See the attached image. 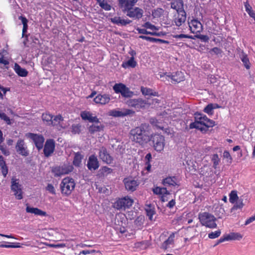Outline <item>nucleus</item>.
I'll list each match as a JSON object with an SVG mask.
<instances>
[{"label": "nucleus", "mask_w": 255, "mask_h": 255, "mask_svg": "<svg viewBox=\"0 0 255 255\" xmlns=\"http://www.w3.org/2000/svg\"><path fill=\"white\" fill-rule=\"evenodd\" d=\"M99 158L105 163L110 164L113 162V157L108 153L107 149L102 147L99 149Z\"/></svg>", "instance_id": "15"}, {"label": "nucleus", "mask_w": 255, "mask_h": 255, "mask_svg": "<svg viewBox=\"0 0 255 255\" xmlns=\"http://www.w3.org/2000/svg\"><path fill=\"white\" fill-rule=\"evenodd\" d=\"M133 203V200L128 196L119 199L113 205L114 208L118 210H125L131 207Z\"/></svg>", "instance_id": "6"}, {"label": "nucleus", "mask_w": 255, "mask_h": 255, "mask_svg": "<svg viewBox=\"0 0 255 255\" xmlns=\"http://www.w3.org/2000/svg\"><path fill=\"white\" fill-rule=\"evenodd\" d=\"M50 247L55 248H60L65 247L66 244H50L49 245Z\"/></svg>", "instance_id": "63"}, {"label": "nucleus", "mask_w": 255, "mask_h": 255, "mask_svg": "<svg viewBox=\"0 0 255 255\" xmlns=\"http://www.w3.org/2000/svg\"><path fill=\"white\" fill-rule=\"evenodd\" d=\"M163 13H164V10L162 8H158L155 9L152 12V15L154 17H159L162 15H163Z\"/></svg>", "instance_id": "47"}, {"label": "nucleus", "mask_w": 255, "mask_h": 255, "mask_svg": "<svg viewBox=\"0 0 255 255\" xmlns=\"http://www.w3.org/2000/svg\"><path fill=\"white\" fill-rule=\"evenodd\" d=\"M140 91L142 94L145 96H158V94L157 92L154 91L152 89L150 88L141 87L140 88Z\"/></svg>", "instance_id": "29"}, {"label": "nucleus", "mask_w": 255, "mask_h": 255, "mask_svg": "<svg viewBox=\"0 0 255 255\" xmlns=\"http://www.w3.org/2000/svg\"><path fill=\"white\" fill-rule=\"evenodd\" d=\"M195 37L200 39L204 42H208L209 39V37L205 35L197 34Z\"/></svg>", "instance_id": "58"}, {"label": "nucleus", "mask_w": 255, "mask_h": 255, "mask_svg": "<svg viewBox=\"0 0 255 255\" xmlns=\"http://www.w3.org/2000/svg\"><path fill=\"white\" fill-rule=\"evenodd\" d=\"M11 190L14 192V195L17 199H22L21 185L19 183V180L15 177H12L11 179Z\"/></svg>", "instance_id": "7"}, {"label": "nucleus", "mask_w": 255, "mask_h": 255, "mask_svg": "<svg viewBox=\"0 0 255 255\" xmlns=\"http://www.w3.org/2000/svg\"><path fill=\"white\" fill-rule=\"evenodd\" d=\"M153 192L156 194H166L167 190L166 188L156 187L153 189Z\"/></svg>", "instance_id": "45"}, {"label": "nucleus", "mask_w": 255, "mask_h": 255, "mask_svg": "<svg viewBox=\"0 0 255 255\" xmlns=\"http://www.w3.org/2000/svg\"><path fill=\"white\" fill-rule=\"evenodd\" d=\"M244 5L246 11L249 14V15L255 20V12L252 9V6L249 4L248 1L244 2Z\"/></svg>", "instance_id": "35"}, {"label": "nucleus", "mask_w": 255, "mask_h": 255, "mask_svg": "<svg viewBox=\"0 0 255 255\" xmlns=\"http://www.w3.org/2000/svg\"><path fill=\"white\" fill-rule=\"evenodd\" d=\"M239 199L237 195V192L235 190H233L229 194V201L231 203H235Z\"/></svg>", "instance_id": "41"}, {"label": "nucleus", "mask_w": 255, "mask_h": 255, "mask_svg": "<svg viewBox=\"0 0 255 255\" xmlns=\"http://www.w3.org/2000/svg\"><path fill=\"white\" fill-rule=\"evenodd\" d=\"M186 19V13L185 11L181 12H177V15H175L174 22L175 25L177 26H181L183 23L185 22Z\"/></svg>", "instance_id": "23"}, {"label": "nucleus", "mask_w": 255, "mask_h": 255, "mask_svg": "<svg viewBox=\"0 0 255 255\" xmlns=\"http://www.w3.org/2000/svg\"><path fill=\"white\" fill-rule=\"evenodd\" d=\"M195 121L190 125V128H196L202 131H206L209 128L215 126V122L209 119L203 114L196 113L194 114Z\"/></svg>", "instance_id": "2"}, {"label": "nucleus", "mask_w": 255, "mask_h": 255, "mask_svg": "<svg viewBox=\"0 0 255 255\" xmlns=\"http://www.w3.org/2000/svg\"><path fill=\"white\" fill-rule=\"evenodd\" d=\"M26 212L28 213L33 214L36 216H40L42 217L47 216V214L46 212L43 211L37 208L27 206L26 208Z\"/></svg>", "instance_id": "25"}, {"label": "nucleus", "mask_w": 255, "mask_h": 255, "mask_svg": "<svg viewBox=\"0 0 255 255\" xmlns=\"http://www.w3.org/2000/svg\"><path fill=\"white\" fill-rule=\"evenodd\" d=\"M137 65L134 57H131L128 61L123 63L122 66L125 68L127 67L134 68Z\"/></svg>", "instance_id": "34"}, {"label": "nucleus", "mask_w": 255, "mask_h": 255, "mask_svg": "<svg viewBox=\"0 0 255 255\" xmlns=\"http://www.w3.org/2000/svg\"><path fill=\"white\" fill-rule=\"evenodd\" d=\"M81 117L84 120L88 121L91 123H99V119L93 114L88 111H83L81 113Z\"/></svg>", "instance_id": "20"}, {"label": "nucleus", "mask_w": 255, "mask_h": 255, "mask_svg": "<svg viewBox=\"0 0 255 255\" xmlns=\"http://www.w3.org/2000/svg\"><path fill=\"white\" fill-rule=\"evenodd\" d=\"M174 238L175 234L172 233L168 239L163 243L161 248L164 250H166L167 249L170 248L171 246L173 245Z\"/></svg>", "instance_id": "27"}, {"label": "nucleus", "mask_w": 255, "mask_h": 255, "mask_svg": "<svg viewBox=\"0 0 255 255\" xmlns=\"http://www.w3.org/2000/svg\"><path fill=\"white\" fill-rule=\"evenodd\" d=\"M26 136L32 140L38 150L43 148L44 138L42 135L33 133H28L26 134Z\"/></svg>", "instance_id": "9"}, {"label": "nucleus", "mask_w": 255, "mask_h": 255, "mask_svg": "<svg viewBox=\"0 0 255 255\" xmlns=\"http://www.w3.org/2000/svg\"><path fill=\"white\" fill-rule=\"evenodd\" d=\"M241 59L242 61L243 62L246 68L249 69L250 68V66L249 60L247 57V55L245 54L244 53H243L241 55Z\"/></svg>", "instance_id": "44"}, {"label": "nucleus", "mask_w": 255, "mask_h": 255, "mask_svg": "<svg viewBox=\"0 0 255 255\" xmlns=\"http://www.w3.org/2000/svg\"><path fill=\"white\" fill-rule=\"evenodd\" d=\"M19 19L21 20V22L23 24L22 29V36H24V33L27 31L28 25H27V19L22 16H20Z\"/></svg>", "instance_id": "40"}, {"label": "nucleus", "mask_w": 255, "mask_h": 255, "mask_svg": "<svg viewBox=\"0 0 255 255\" xmlns=\"http://www.w3.org/2000/svg\"><path fill=\"white\" fill-rule=\"evenodd\" d=\"M110 96L107 94H98L94 99V101L96 104L105 105L109 103Z\"/></svg>", "instance_id": "21"}, {"label": "nucleus", "mask_w": 255, "mask_h": 255, "mask_svg": "<svg viewBox=\"0 0 255 255\" xmlns=\"http://www.w3.org/2000/svg\"><path fill=\"white\" fill-rule=\"evenodd\" d=\"M103 127L102 125H92L89 128V131L91 133H94L97 131H100L103 130Z\"/></svg>", "instance_id": "38"}, {"label": "nucleus", "mask_w": 255, "mask_h": 255, "mask_svg": "<svg viewBox=\"0 0 255 255\" xmlns=\"http://www.w3.org/2000/svg\"><path fill=\"white\" fill-rule=\"evenodd\" d=\"M173 37L176 39H180L183 38H190V39H194L193 37L191 35H188L184 34H177L173 36Z\"/></svg>", "instance_id": "54"}, {"label": "nucleus", "mask_w": 255, "mask_h": 255, "mask_svg": "<svg viewBox=\"0 0 255 255\" xmlns=\"http://www.w3.org/2000/svg\"><path fill=\"white\" fill-rule=\"evenodd\" d=\"M46 190L52 194H55V189L54 187L51 184H48L46 187Z\"/></svg>", "instance_id": "59"}, {"label": "nucleus", "mask_w": 255, "mask_h": 255, "mask_svg": "<svg viewBox=\"0 0 255 255\" xmlns=\"http://www.w3.org/2000/svg\"><path fill=\"white\" fill-rule=\"evenodd\" d=\"M182 73L181 72H177L175 75H167L166 76L165 79L167 81H169L170 79L175 82L178 83L182 81L184 77L182 76Z\"/></svg>", "instance_id": "28"}, {"label": "nucleus", "mask_w": 255, "mask_h": 255, "mask_svg": "<svg viewBox=\"0 0 255 255\" xmlns=\"http://www.w3.org/2000/svg\"><path fill=\"white\" fill-rule=\"evenodd\" d=\"M171 7L176 10L177 12L185 11L182 0H173L171 2Z\"/></svg>", "instance_id": "24"}, {"label": "nucleus", "mask_w": 255, "mask_h": 255, "mask_svg": "<svg viewBox=\"0 0 255 255\" xmlns=\"http://www.w3.org/2000/svg\"><path fill=\"white\" fill-rule=\"evenodd\" d=\"M188 25L191 32L193 33H200L203 30L201 23L197 19H193L188 21Z\"/></svg>", "instance_id": "14"}, {"label": "nucleus", "mask_w": 255, "mask_h": 255, "mask_svg": "<svg viewBox=\"0 0 255 255\" xmlns=\"http://www.w3.org/2000/svg\"><path fill=\"white\" fill-rule=\"evenodd\" d=\"M236 202V203L234 206V209H240L243 207L244 204L243 203L242 200H240L238 201L237 200Z\"/></svg>", "instance_id": "60"}, {"label": "nucleus", "mask_w": 255, "mask_h": 255, "mask_svg": "<svg viewBox=\"0 0 255 255\" xmlns=\"http://www.w3.org/2000/svg\"><path fill=\"white\" fill-rule=\"evenodd\" d=\"M127 15L130 18L139 19L142 17L143 13V10L138 7H132L129 10L126 11Z\"/></svg>", "instance_id": "12"}, {"label": "nucleus", "mask_w": 255, "mask_h": 255, "mask_svg": "<svg viewBox=\"0 0 255 255\" xmlns=\"http://www.w3.org/2000/svg\"><path fill=\"white\" fill-rule=\"evenodd\" d=\"M52 118L53 116L48 113L43 114L42 116L43 121L47 125H51Z\"/></svg>", "instance_id": "36"}, {"label": "nucleus", "mask_w": 255, "mask_h": 255, "mask_svg": "<svg viewBox=\"0 0 255 255\" xmlns=\"http://www.w3.org/2000/svg\"><path fill=\"white\" fill-rule=\"evenodd\" d=\"M82 158L83 156L79 152L76 153L75 154V156L73 160V164L75 166H79V165L81 164Z\"/></svg>", "instance_id": "42"}, {"label": "nucleus", "mask_w": 255, "mask_h": 255, "mask_svg": "<svg viewBox=\"0 0 255 255\" xmlns=\"http://www.w3.org/2000/svg\"><path fill=\"white\" fill-rule=\"evenodd\" d=\"M134 112L128 109H114L109 112V115L114 117H123L128 115H132Z\"/></svg>", "instance_id": "10"}, {"label": "nucleus", "mask_w": 255, "mask_h": 255, "mask_svg": "<svg viewBox=\"0 0 255 255\" xmlns=\"http://www.w3.org/2000/svg\"><path fill=\"white\" fill-rule=\"evenodd\" d=\"M138 0H119V6L124 13L133 7Z\"/></svg>", "instance_id": "11"}, {"label": "nucleus", "mask_w": 255, "mask_h": 255, "mask_svg": "<svg viewBox=\"0 0 255 255\" xmlns=\"http://www.w3.org/2000/svg\"><path fill=\"white\" fill-rule=\"evenodd\" d=\"M216 212H219V214H218L219 218H221L222 215H224L225 213L224 209L221 206H219V207H217L216 209Z\"/></svg>", "instance_id": "61"}, {"label": "nucleus", "mask_w": 255, "mask_h": 255, "mask_svg": "<svg viewBox=\"0 0 255 255\" xmlns=\"http://www.w3.org/2000/svg\"><path fill=\"white\" fill-rule=\"evenodd\" d=\"M127 104L129 107L137 109L143 108L146 104V102L142 99H130L128 100Z\"/></svg>", "instance_id": "19"}, {"label": "nucleus", "mask_w": 255, "mask_h": 255, "mask_svg": "<svg viewBox=\"0 0 255 255\" xmlns=\"http://www.w3.org/2000/svg\"><path fill=\"white\" fill-rule=\"evenodd\" d=\"M16 150L19 154L24 156H27L29 154L24 141L22 139H19L17 141L16 145Z\"/></svg>", "instance_id": "18"}, {"label": "nucleus", "mask_w": 255, "mask_h": 255, "mask_svg": "<svg viewBox=\"0 0 255 255\" xmlns=\"http://www.w3.org/2000/svg\"><path fill=\"white\" fill-rule=\"evenodd\" d=\"M87 166L90 171L96 170L99 167V162L95 155H91L89 156Z\"/></svg>", "instance_id": "17"}, {"label": "nucleus", "mask_w": 255, "mask_h": 255, "mask_svg": "<svg viewBox=\"0 0 255 255\" xmlns=\"http://www.w3.org/2000/svg\"><path fill=\"white\" fill-rule=\"evenodd\" d=\"M255 221V215L254 216H253L251 217H250L249 219H248L245 222V225H248L253 221Z\"/></svg>", "instance_id": "64"}, {"label": "nucleus", "mask_w": 255, "mask_h": 255, "mask_svg": "<svg viewBox=\"0 0 255 255\" xmlns=\"http://www.w3.org/2000/svg\"><path fill=\"white\" fill-rule=\"evenodd\" d=\"M220 107L216 104H209L204 109V112L209 115H212L214 109L219 108Z\"/></svg>", "instance_id": "32"}, {"label": "nucleus", "mask_w": 255, "mask_h": 255, "mask_svg": "<svg viewBox=\"0 0 255 255\" xmlns=\"http://www.w3.org/2000/svg\"><path fill=\"white\" fill-rule=\"evenodd\" d=\"M74 180L67 177L63 179L60 184L61 193L65 196L70 195L75 187Z\"/></svg>", "instance_id": "4"}, {"label": "nucleus", "mask_w": 255, "mask_h": 255, "mask_svg": "<svg viewBox=\"0 0 255 255\" xmlns=\"http://www.w3.org/2000/svg\"><path fill=\"white\" fill-rule=\"evenodd\" d=\"M124 183L126 189L128 191L131 192L135 191L139 185V183L137 180H134L132 178H126L124 179Z\"/></svg>", "instance_id": "16"}, {"label": "nucleus", "mask_w": 255, "mask_h": 255, "mask_svg": "<svg viewBox=\"0 0 255 255\" xmlns=\"http://www.w3.org/2000/svg\"><path fill=\"white\" fill-rule=\"evenodd\" d=\"M14 70L15 72L21 77H25L28 74V72L25 69L22 68L16 63L14 65Z\"/></svg>", "instance_id": "31"}, {"label": "nucleus", "mask_w": 255, "mask_h": 255, "mask_svg": "<svg viewBox=\"0 0 255 255\" xmlns=\"http://www.w3.org/2000/svg\"><path fill=\"white\" fill-rule=\"evenodd\" d=\"M122 96L125 98H130L133 95V92L130 91L129 89L125 86L122 93H121Z\"/></svg>", "instance_id": "43"}, {"label": "nucleus", "mask_w": 255, "mask_h": 255, "mask_svg": "<svg viewBox=\"0 0 255 255\" xmlns=\"http://www.w3.org/2000/svg\"><path fill=\"white\" fill-rule=\"evenodd\" d=\"M0 118L3 120L7 124L10 125L11 121L10 119L3 113H0Z\"/></svg>", "instance_id": "52"}, {"label": "nucleus", "mask_w": 255, "mask_h": 255, "mask_svg": "<svg viewBox=\"0 0 255 255\" xmlns=\"http://www.w3.org/2000/svg\"><path fill=\"white\" fill-rule=\"evenodd\" d=\"M209 52L211 54L219 55L222 53V51L221 49L218 47H214L210 50Z\"/></svg>", "instance_id": "53"}, {"label": "nucleus", "mask_w": 255, "mask_h": 255, "mask_svg": "<svg viewBox=\"0 0 255 255\" xmlns=\"http://www.w3.org/2000/svg\"><path fill=\"white\" fill-rule=\"evenodd\" d=\"M52 123L51 125L57 126L62 128H65L67 127V125L64 123L63 118L60 115L55 116L52 118Z\"/></svg>", "instance_id": "22"}, {"label": "nucleus", "mask_w": 255, "mask_h": 255, "mask_svg": "<svg viewBox=\"0 0 255 255\" xmlns=\"http://www.w3.org/2000/svg\"><path fill=\"white\" fill-rule=\"evenodd\" d=\"M131 21L128 19H122L121 17L119 19V25H126L129 24Z\"/></svg>", "instance_id": "56"}, {"label": "nucleus", "mask_w": 255, "mask_h": 255, "mask_svg": "<svg viewBox=\"0 0 255 255\" xmlns=\"http://www.w3.org/2000/svg\"><path fill=\"white\" fill-rule=\"evenodd\" d=\"M99 5L106 10H110L111 9V6L105 0Z\"/></svg>", "instance_id": "51"}, {"label": "nucleus", "mask_w": 255, "mask_h": 255, "mask_svg": "<svg viewBox=\"0 0 255 255\" xmlns=\"http://www.w3.org/2000/svg\"><path fill=\"white\" fill-rule=\"evenodd\" d=\"M150 135L149 125L143 124L132 129L129 137L132 141L143 145L149 141Z\"/></svg>", "instance_id": "1"}, {"label": "nucleus", "mask_w": 255, "mask_h": 255, "mask_svg": "<svg viewBox=\"0 0 255 255\" xmlns=\"http://www.w3.org/2000/svg\"><path fill=\"white\" fill-rule=\"evenodd\" d=\"M200 222L203 226L209 228H216L217 224L215 223V217L207 212H204L199 214Z\"/></svg>", "instance_id": "5"}, {"label": "nucleus", "mask_w": 255, "mask_h": 255, "mask_svg": "<svg viewBox=\"0 0 255 255\" xmlns=\"http://www.w3.org/2000/svg\"><path fill=\"white\" fill-rule=\"evenodd\" d=\"M73 167L72 165H63L56 166L52 169V172L56 177H59L63 175L67 174L73 171Z\"/></svg>", "instance_id": "8"}, {"label": "nucleus", "mask_w": 255, "mask_h": 255, "mask_svg": "<svg viewBox=\"0 0 255 255\" xmlns=\"http://www.w3.org/2000/svg\"><path fill=\"white\" fill-rule=\"evenodd\" d=\"M164 186H175L177 185V180L175 177H169L163 180Z\"/></svg>", "instance_id": "30"}, {"label": "nucleus", "mask_w": 255, "mask_h": 255, "mask_svg": "<svg viewBox=\"0 0 255 255\" xmlns=\"http://www.w3.org/2000/svg\"><path fill=\"white\" fill-rule=\"evenodd\" d=\"M152 142V146L157 152L161 153L164 150L165 145L164 136L160 134H154L150 135L149 141Z\"/></svg>", "instance_id": "3"}, {"label": "nucleus", "mask_w": 255, "mask_h": 255, "mask_svg": "<svg viewBox=\"0 0 255 255\" xmlns=\"http://www.w3.org/2000/svg\"><path fill=\"white\" fill-rule=\"evenodd\" d=\"M112 171L113 170L111 168L107 166H103L100 169L101 173L103 175H107L112 173Z\"/></svg>", "instance_id": "49"}, {"label": "nucleus", "mask_w": 255, "mask_h": 255, "mask_svg": "<svg viewBox=\"0 0 255 255\" xmlns=\"http://www.w3.org/2000/svg\"><path fill=\"white\" fill-rule=\"evenodd\" d=\"M211 160L213 163V167L215 168H216L220 162V159L218 155L217 154H213L212 155Z\"/></svg>", "instance_id": "46"}, {"label": "nucleus", "mask_w": 255, "mask_h": 255, "mask_svg": "<svg viewBox=\"0 0 255 255\" xmlns=\"http://www.w3.org/2000/svg\"><path fill=\"white\" fill-rule=\"evenodd\" d=\"M0 150L2 153L5 155H8L9 154V152L1 144H0Z\"/></svg>", "instance_id": "62"}, {"label": "nucleus", "mask_w": 255, "mask_h": 255, "mask_svg": "<svg viewBox=\"0 0 255 255\" xmlns=\"http://www.w3.org/2000/svg\"><path fill=\"white\" fill-rule=\"evenodd\" d=\"M143 26L147 29H150L152 30H159V27L155 26V25L152 24L149 22H146L143 25Z\"/></svg>", "instance_id": "50"}, {"label": "nucleus", "mask_w": 255, "mask_h": 255, "mask_svg": "<svg viewBox=\"0 0 255 255\" xmlns=\"http://www.w3.org/2000/svg\"><path fill=\"white\" fill-rule=\"evenodd\" d=\"M224 240L223 241H229L232 240H241L243 236L239 233H231L229 234L225 235L223 236Z\"/></svg>", "instance_id": "26"}, {"label": "nucleus", "mask_w": 255, "mask_h": 255, "mask_svg": "<svg viewBox=\"0 0 255 255\" xmlns=\"http://www.w3.org/2000/svg\"><path fill=\"white\" fill-rule=\"evenodd\" d=\"M145 211L147 216L150 220H152L153 216L155 214L154 208L150 205H146Z\"/></svg>", "instance_id": "37"}, {"label": "nucleus", "mask_w": 255, "mask_h": 255, "mask_svg": "<svg viewBox=\"0 0 255 255\" xmlns=\"http://www.w3.org/2000/svg\"><path fill=\"white\" fill-rule=\"evenodd\" d=\"M19 243H16V245H4V244H0V248H20V246L19 245Z\"/></svg>", "instance_id": "55"}, {"label": "nucleus", "mask_w": 255, "mask_h": 255, "mask_svg": "<svg viewBox=\"0 0 255 255\" xmlns=\"http://www.w3.org/2000/svg\"><path fill=\"white\" fill-rule=\"evenodd\" d=\"M55 149V142L52 139H49L46 141L43 152L45 156H50L54 152Z\"/></svg>", "instance_id": "13"}, {"label": "nucleus", "mask_w": 255, "mask_h": 255, "mask_svg": "<svg viewBox=\"0 0 255 255\" xmlns=\"http://www.w3.org/2000/svg\"><path fill=\"white\" fill-rule=\"evenodd\" d=\"M221 234V232L220 230H217L215 232H212L208 234V237L210 239H214L219 237Z\"/></svg>", "instance_id": "48"}, {"label": "nucleus", "mask_w": 255, "mask_h": 255, "mask_svg": "<svg viewBox=\"0 0 255 255\" xmlns=\"http://www.w3.org/2000/svg\"><path fill=\"white\" fill-rule=\"evenodd\" d=\"M0 166L3 175L4 177H5L8 172V169L6 165L5 162L4 160V158L1 155H0Z\"/></svg>", "instance_id": "33"}, {"label": "nucleus", "mask_w": 255, "mask_h": 255, "mask_svg": "<svg viewBox=\"0 0 255 255\" xmlns=\"http://www.w3.org/2000/svg\"><path fill=\"white\" fill-rule=\"evenodd\" d=\"M126 85L122 83H117L116 84L113 86V90H114L115 92L117 94L121 93H122V91H123L124 89L125 88Z\"/></svg>", "instance_id": "39"}, {"label": "nucleus", "mask_w": 255, "mask_h": 255, "mask_svg": "<svg viewBox=\"0 0 255 255\" xmlns=\"http://www.w3.org/2000/svg\"><path fill=\"white\" fill-rule=\"evenodd\" d=\"M223 157H224V158H226L227 160V161L229 162V163L232 162V157L230 155V153H229V151H228L227 150L224 151V152L223 153Z\"/></svg>", "instance_id": "57"}]
</instances>
